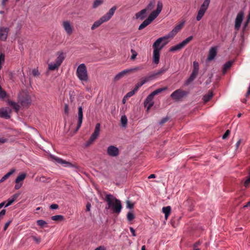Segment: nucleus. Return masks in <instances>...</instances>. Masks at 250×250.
<instances>
[{
    "instance_id": "nucleus-45",
    "label": "nucleus",
    "mask_w": 250,
    "mask_h": 250,
    "mask_svg": "<svg viewBox=\"0 0 250 250\" xmlns=\"http://www.w3.org/2000/svg\"><path fill=\"white\" fill-rule=\"evenodd\" d=\"M5 61V55L3 53L0 54V70L2 68V64L4 63Z\"/></svg>"
},
{
    "instance_id": "nucleus-50",
    "label": "nucleus",
    "mask_w": 250,
    "mask_h": 250,
    "mask_svg": "<svg viewBox=\"0 0 250 250\" xmlns=\"http://www.w3.org/2000/svg\"><path fill=\"white\" fill-rule=\"evenodd\" d=\"M250 184V174L247 177V179L244 182V186L246 188L248 187L249 184Z\"/></svg>"
},
{
    "instance_id": "nucleus-10",
    "label": "nucleus",
    "mask_w": 250,
    "mask_h": 250,
    "mask_svg": "<svg viewBox=\"0 0 250 250\" xmlns=\"http://www.w3.org/2000/svg\"><path fill=\"white\" fill-rule=\"evenodd\" d=\"M184 26V23L181 22L176 25L174 28L169 32L167 35L165 36V39H168L169 38H172L174 37L178 32Z\"/></svg>"
},
{
    "instance_id": "nucleus-48",
    "label": "nucleus",
    "mask_w": 250,
    "mask_h": 250,
    "mask_svg": "<svg viewBox=\"0 0 250 250\" xmlns=\"http://www.w3.org/2000/svg\"><path fill=\"white\" fill-rule=\"evenodd\" d=\"M37 224L40 227H43L44 226L47 224V223L43 220H38L37 221Z\"/></svg>"
},
{
    "instance_id": "nucleus-34",
    "label": "nucleus",
    "mask_w": 250,
    "mask_h": 250,
    "mask_svg": "<svg viewBox=\"0 0 250 250\" xmlns=\"http://www.w3.org/2000/svg\"><path fill=\"white\" fill-rule=\"evenodd\" d=\"M26 173H20L15 180V183H19L20 181H22L26 177Z\"/></svg>"
},
{
    "instance_id": "nucleus-57",
    "label": "nucleus",
    "mask_w": 250,
    "mask_h": 250,
    "mask_svg": "<svg viewBox=\"0 0 250 250\" xmlns=\"http://www.w3.org/2000/svg\"><path fill=\"white\" fill-rule=\"evenodd\" d=\"M22 186V183H16V185H15L14 188L16 190L20 189L21 186Z\"/></svg>"
},
{
    "instance_id": "nucleus-59",
    "label": "nucleus",
    "mask_w": 250,
    "mask_h": 250,
    "mask_svg": "<svg viewBox=\"0 0 250 250\" xmlns=\"http://www.w3.org/2000/svg\"><path fill=\"white\" fill-rule=\"evenodd\" d=\"M22 27V25L21 23H19L17 27V34H21V30Z\"/></svg>"
},
{
    "instance_id": "nucleus-58",
    "label": "nucleus",
    "mask_w": 250,
    "mask_h": 250,
    "mask_svg": "<svg viewBox=\"0 0 250 250\" xmlns=\"http://www.w3.org/2000/svg\"><path fill=\"white\" fill-rule=\"evenodd\" d=\"M50 208L51 209H57L59 208V205L56 204H53L50 205Z\"/></svg>"
},
{
    "instance_id": "nucleus-44",
    "label": "nucleus",
    "mask_w": 250,
    "mask_h": 250,
    "mask_svg": "<svg viewBox=\"0 0 250 250\" xmlns=\"http://www.w3.org/2000/svg\"><path fill=\"white\" fill-rule=\"evenodd\" d=\"M167 89V87H163V88H158L157 89H156L155 90H154V91L152 92L153 93V94L154 95H156L158 94H159V93L163 91H165Z\"/></svg>"
},
{
    "instance_id": "nucleus-61",
    "label": "nucleus",
    "mask_w": 250,
    "mask_h": 250,
    "mask_svg": "<svg viewBox=\"0 0 250 250\" xmlns=\"http://www.w3.org/2000/svg\"><path fill=\"white\" fill-rule=\"evenodd\" d=\"M129 229H130V232L132 233V236H136V234L135 229L132 227H130Z\"/></svg>"
},
{
    "instance_id": "nucleus-3",
    "label": "nucleus",
    "mask_w": 250,
    "mask_h": 250,
    "mask_svg": "<svg viewBox=\"0 0 250 250\" xmlns=\"http://www.w3.org/2000/svg\"><path fill=\"white\" fill-rule=\"evenodd\" d=\"M76 75L82 82H87L89 80L86 67L84 63L80 64L76 71Z\"/></svg>"
},
{
    "instance_id": "nucleus-31",
    "label": "nucleus",
    "mask_w": 250,
    "mask_h": 250,
    "mask_svg": "<svg viewBox=\"0 0 250 250\" xmlns=\"http://www.w3.org/2000/svg\"><path fill=\"white\" fill-rule=\"evenodd\" d=\"M151 22L147 19H146L139 26L138 30H141L150 24Z\"/></svg>"
},
{
    "instance_id": "nucleus-63",
    "label": "nucleus",
    "mask_w": 250,
    "mask_h": 250,
    "mask_svg": "<svg viewBox=\"0 0 250 250\" xmlns=\"http://www.w3.org/2000/svg\"><path fill=\"white\" fill-rule=\"evenodd\" d=\"M9 0H2L1 5L3 7H5L6 3L8 2Z\"/></svg>"
},
{
    "instance_id": "nucleus-25",
    "label": "nucleus",
    "mask_w": 250,
    "mask_h": 250,
    "mask_svg": "<svg viewBox=\"0 0 250 250\" xmlns=\"http://www.w3.org/2000/svg\"><path fill=\"white\" fill-rule=\"evenodd\" d=\"M233 61H229L224 64L222 69V73L223 75L225 74L227 70L230 68L233 64Z\"/></svg>"
},
{
    "instance_id": "nucleus-51",
    "label": "nucleus",
    "mask_w": 250,
    "mask_h": 250,
    "mask_svg": "<svg viewBox=\"0 0 250 250\" xmlns=\"http://www.w3.org/2000/svg\"><path fill=\"white\" fill-rule=\"evenodd\" d=\"M32 74L35 77L39 76L40 75V73L39 72L38 68H34L32 70Z\"/></svg>"
},
{
    "instance_id": "nucleus-13",
    "label": "nucleus",
    "mask_w": 250,
    "mask_h": 250,
    "mask_svg": "<svg viewBox=\"0 0 250 250\" xmlns=\"http://www.w3.org/2000/svg\"><path fill=\"white\" fill-rule=\"evenodd\" d=\"M12 110L9 107L1 108H0V117L5 119H9L11 118V113Z\"/></svg>"
},
{
    "instance_id": "nucleus-16",
    "label": "nucleus",
    "mask_w": 250,
    "mask_h": 250,
    "mask_svg": "<svg viewBox=\"0 0 250 250\" xmlns=\"http://www.w3.org/2000/svg\"><path fill=\"white\" fill-rule=\"evenodd\" d=\"M141 69V68L139 67H136L134 68L131 69H125L120 72H119L118 74H117L114 77L115 80H118L120 79H121L122 77H123L125 74L131 72L135 70H138Z\"/></svg>"
},
{
    "instance_id": "nucleus-36",
    "label": "nucleus",
    "mask_w": 250,
    "mask_h": 250,
    "mask_svg": "<svg viewBox=\"0 0 250 250\" xmlns=\"http://www.w3.org/2000/svg\"><path fill=\"white\" fill-rule=\"evenodd\" d=\"M155 2V0H151L145 9H146V11L151 10L154 8Z\"/></svg>"
},
{
    "instance_id": "nucleus-56",
    "label": "nucleus",
    "mask_w": 250,
    "mask_h": 250,
    "mask_svg": "<svg viewBox=\"0 0 250 250\" xmlns=\"http://www.w3.org/2000/svg\"><path fill=\"white\" fill-rule=\"evenodd\" d=\"M126 207L129 209H132L134 207V204L131 203L130 201H127L126 203Z\"/></svg>"
},
{
    "instance_id": "nucleus-18",
    "label": "nucleus",
    "mask_w": 250,
    "mask_h": 250,
    "mask_svg": "<svg viewBox=\"0 0 250 250\" xmlns=\"http://www.w3.org/2000/svg\"><path fill=\"white\" fill-rule=\"evenodd\" d=\"M217 48L216 46H213L210 48L208 52V55L207 58V60L208 61H212L214 59L217 55Z\"/></svg>"
},
{
    "instance_id": "nucleus-2",
    "label": "nucleus",
    "mask_w": 250,
    "mask_h": 250,
    "mask_svg": "<svg viewBox=\"0 0 250 250\" xmlns=\"http://www.w3.org/2000/svg\"><path fill=\"white\" fill-rule=\"evenodd\" d=\"M168 68L165 67H163L161 68L160 70H159L156 72H154L152 74H150L147 77H146L143 79H142L141 81L137 83L134 89L137 91L139 87L142 86L144 84H145L146 83L156 78L157 76L161 75L162 74H164L165 72H166Z\"/></svg>"
},
{
    "instance_id": "nucleus-19",
    "label": "nucleus",
    "mask_w": 250,
    "mask_h": 250,
    "mask_svg": "<svg viewBox=\"0 0 250 250\" xmlns=\"http://www.w3.org/2000/svg\"><path fill=\"white\" fill-rule=\"evenodd\" d=\"M62 25L67 34L70 35L73 32V28L70 22L69 21H64Z\"/></svg>"
},
{
    "instance_id": "nucleus-8",
    "label": "nucleus",
    "mask_w": 250,
    "mask_h": 250,
    "mask_svg": "<svg viewBox=\"0 0 250 250\" xmlns=\"http://www.w3.org/2000/svg\"><path fill=\"white\" fill-rule=\"evenodd\" d=\"M187 94V92L184 91L181 89H178L171 93L170 97L175 101H179Z\"/></svg>"
},
{
    "instance_id": "nucleus-27",
    "label": "nucleus",
    "mask_w": 250,
    "mask_h": 250,
    "mask_svg": "<svg viewBox=\"0 0 250 250\" xmlns=\"http://www.w3.org/2000/svg\"><path fill=\"white\" fill-rule=\"evenodd\" d=\"M165 40H166L165 37L158 38L153 44L154 49H159L160 47L161 43Z\"/></svg>"
},
{
    "instance_id": "nucleus-28",
    "label": "nucleus",
    "mask_w": 250,
    "mask_h": 250,
    "mask_svg": "<svg viewBox=\"0 0 250 250\" xmlns=\"http://www.w3.org/2000/svg\"><path fill=\"white\" fill-rule=\"evenodd\" d=\"M212 96V91L211 90H209L206 94L203 96L202 99L205 103H207L210 100Z\"/></svg>"
},
{
    "instance_id": "nucleus-14",
    "label": "nucleus",
    "mask_w": 250,
    "mask_h": 250,
    "mask_svg": "<svg viewBox=\"0 0 250 250\" xmlns=\"http://www.w3.org/2000/svg\"><path fill=\"white\" fill-rule=\"evenodd\" d=\"M107 153L110 156L116 157L119 154V150L118 147L114 146H110L107 147Z\"/></svg>"
},
{
    "instance_id": "nucleus-6",
    "label": "nucleus",
    "mask_w": 250,
    "mask_h": 250,
    "mask_svg": "<svg viewBox=\"0 0 250 250\" xmlns=\"http://www.w3.org/2000/svg\"><path fill=\"white\" fill-rule=\"evenodd\" d=\"M100 127L101 124L100 123L96 124L94 132L85 144L86 147L89 146L98 138L100 134Z\"/></svg>"
},
{
    "instance_id": "nucleus-38",
    "label": "nucleus",
    "mask_w": 250,
    "mask_h": 250,
    "mask_svg": "<svg viewBox=\"0 0 250 250\" xmlns=\"http://www.w3.org/2000/svg\"><path fill=\"white\" fill-rule=\"evenodd\" d=\"M163 9V3L161 1H159L157 2V8L154 11L159 14Z\"/></svg>"
},
{
    "instance_id": "nucleus-41",
    "label": "nucleus",
    "mask_w": 250,
    "mask_h": 250,
    "mask_svg": "<svg viewBox=\"0 0 250 250\" xmlns=\"http://www.w3.org/2000/svg\"><path fill=\"white\" fill-rule=\"evenodd\" d=\"M103 0H95L92 5V8H97V7L103 4Z\"/></svg>"
},
{
    "instance_id": "nucleus-62",
    "label": "nucleus",
    "mask_w": 250,
    "mask_h": 250,
    "mask_svg": "<svg viewBox=\"0 0 250 250\" xmlns=\"http://www.w3.org/2000/svg\"><path fill=\"white\" fill-rule=\"evenodd\" d=\"M250 19V11L249 12V13L248 19L247 21L244 23V28H246L247 27V26L248 25V24L249 23Z\"/></svg>"
},
{
    "instance_id": "nucleus-26",
    "label": "nucleus",
    "mask_w": 250,
    "mask_h": 250,
    "mask_svg": "<svg viewBox=\"0 0 250 250\" xmlns=\"http://www.w3.org/2000/svg\"><path fill=\"white\" fill-rule=\"evenodd\" d=\"M162 211L165 213V218L167 220L168 217L171 213V207L170 206L164 207L162 208Z\"/></svg>"
},
{
    "instance_id": "nucleus-1",
    "label": "nucleus",
    "mask_w": 250,
    "mask_h": 250,
    "mask_svg": "<svg viewBox=\"0 0 250 250\" xmlns=\"http://www.w3.org/2000/svg\"><path fill=\"white\" fill-rule=\"evenodd\" d=\"M105 201L107 203V206L105 207L106 209L112 208L113 213L119 214L122 209V205L121 201L113 195L109 194L105 196Z\"/></svg>"
},
{
    "instance_id": "nucleus-30",
    "label": "nucleus",
    "mask_w": 250,
    "mask_h": 250,
    "mask_svg": "<svg viewBox=\"0 0 250 250\" xmlns=\"http://www.w3.org/2000/svg\"><path fill=\"white\" fill-rule=\"evenodd\" d=\"M8 104L9 105L11 106L16 112H18L20 109V105L18 103L12 101L8 100Z\"/></svg>"
},
{
    "instance_id": "nucleus-40",
    "label": "nucleus",
    "mask_w": 250,
    "mask_h": 250,
    "mask_svg": "<svg viewBox=\"0 0 250 250\" xmlns=\"http://www.w3.org/2000/svg\"><path fill=\"white\" fill-rule=\"evenodd\" d=\"M154 96H155V95H153V93L152 92L147 97V98H146V99L144 102V104H145V106H146L147 104H148V103H149V102H151Z\"/></svg>"
},
{
    "instance_id": "nucleus-43",
    "label": "nucleus",
    "mask_w": 250,
    "mask_h": 250,
    "mask_svg": "<svg viewBox=\"0 0 250 250\" xmlns=\"http://www.w3.org/2000/svg\"><path fill=\"white\" fill-rule=\"evenodd\" d=\"M135 215L132 212H128L127 214V219L128 221H132L135 218Z\"/></svg>"
},
{
    "instance_id": "nucleus-52",
    "label": "nucleus",
    "mask_w": 250,
    "mask_h": 250,
    "mask_svg": "<svg viewBox=\"0 0 250 250\" xmlns=\"http://www.w3.org/2000/svg\"><path fill=\"white\" fill-rule=\"evenodd\" d=\"M169 120V118L168 117H166L163 118L159 122V125H162L165 123H166Z\"/></svg>"
},
{
    "instance_id": "nucleus-42",
    "label": "nucleus",
    "mask_w": 250,
    "mask_h": 250,
    "mask_svg": "<svg viewBox=\"0 0 250 250\" xmlns=\"http://www.w3.org/2000/svg\"><path fill=\"white\" fill-rule=\"evenodd\" d=\"M121 122L123 126H125L127 123V119L125 115L122 116Z\"/></svg>"
},
{
    "instance_id": "nucleus-20",
    "label": "nucleus",
    "mask_w": 250,
    "mask_h": 250,
    "mask_svg": "<svg viewBox=\"0 0 250 250\" xmlns=\"http://www.w3.org/2000/svg\"><path fill=\"white\" fill-rule=\"evenodd\" d=\"M117 9V6H114L112 7H111L108 12L105 15L103 16L104 18L108 21L110 18L112 17V16L114 15L116 10Z\"/></svg>"
},
{
    "instance_id": "nucleus-15",
    "label": "nucleus",
    "mask_w": 250,
    "mask_h": 250,
    "mask_svg": "<svg viewBox=\"0 0 250 250\" xmlns=\"http://www.w3.org/2000/svg\"><path fill=\"white\" fill-rule=\"evenodd\" d=\"M244 17V13L242 11L239 12L235 19L234 27L236 30H238L241 25L242 21Z\"/></svg>"
},
{
    "instance_id": "nucleus-17",
    "label": "nucleus",
    "mask_w": 250,
    "mask_h": 250,
    "mask_svg": "<svg viewBox=\"0 0 250 250\" xmlns=\"http://www.w3.org/2000/svg\"><path fill=\"white\" fill-rule=\"evenodd\" d=\"M78 121L77 126L76 128V131H78L79 130V129L80 128V127L82 125V122H83V108L81 106H79L78 107Z\"/></svg>"
},
{
    "instance_id": "nucleus-24",
    "label": "nucleus",
    "mask_w": 250,
    "mask_h": 250,
    "mask_svg": "<svg viewBox=\"0 0 250 250\" xmlns=\"http://www.w3.org/2000/svg\"><path fill=\"white\" fill-rule=\"evenodd\" d=\"M19 194H13L10 198H8L7 200V203L5 205V208H6L11 205H12L15 201L17 199Z\"/></svg>"
},
{
    "instance_id": "nucleus-7",
    "label": "nucleus",
    "mask_w": 250,
    "mask_h": 250,
    "mask_svg": "<svg viewBox=\"0 0 250 250\" xmlns=\"http://www.w3.org/2000/svg\"><path fill=\"white\" fill-rule=\"evenodd\" d=\"M31 98L28 94L20 96L18 97V103H20L23 107L28 108L31 104Z\"/></svg>"
},
{
    "instance_id": "nucleus-23",
    "label": "nucleus",
    "mask_w": 250,
    "mask_h": 250,
    "mask_svg": "<svg viewBox=\"0 0 250 250\" xmlns=\"http://www.w3.org/2000/svg\"><path fill=\"white\" fill-rule=\"evenodd\" d=\"M57 54L59 55L58 57L55 60V62L59 64V65H61L62 62L65 59V56L64 55V53L62 51H59L57 52Z\"/></svg>"
},
{
    "instance_id": "nucleus-4",
    "label": "nucleus",
    "mask_w": 250,
    "mask_h": 250,
    "mask_svg": "<svg viewBox=\"0 0 250 250\" xmlns=\"http://www.w3.org/2000/svg\"><path fill=\"white\" fill-rule=\"evenodd\" d=\"M199 70V63L197 61H194L193 62V69L192 72L185 82V85H188L192 82L197 76Z\"/></svg>"
},
{
    "instance_id": "nucleus-11",
    "label": "nucleus",
    "mask_w": 250,
    "mask_h": 250,
    "mask_svg": "<svg viewBox=\"0 0 250 250\" xmlns=\"http://www.w3.org/2000/svg\"><path fill=\"white\" fill-rule=\"evenodd\" d=\"M167 43V42L162 43L159 49H154L153 52V62L158 64L160 61V51Z\"/></svg>"
},
{
    "instance_id": "nucleus-32",
    "label": "nucleus",
    "mask_w": 250,
    "mask_h": 250,
    "mask_svg": "<svg viewBox=\"0 0 250 250\" xmlns=\"http://www.w3.org/2000/svg\"><path fill=\"white\" fill-rule=\"evenodd\" d=\"M159 15V14L156 12L154 10L148 16V18H147L151 22H152V21L155 19L157 16Z\"/></svg>"
},
{
    "instance_id": "nucleus-49",
    "label": "nucleus",
    "mask_w": 250,
    "mask_h": 250,
    "mask_svg": "<svg viewBox=\"0 0 250 250\" xmlns=\"http://www.w3.org/2000/svg\"><path fill=\"white\" fill-rule=\"evenodd\" d=\"M136 91L133 89L132 90L126 93V94L125 95V98H129L131 97L136 93Z\"/></svg>"
},
{
    "instance_id": "nucleus-29",
    "label": "nucleus",
    "mask_w": 250,
    "mask_h": 250,
    "mask_svg": "<svg viewBox=\"0 0 250 250\" xmlns=\"http://www.w3.org/2000/svg\"><path fill=\"white\" fill-rule=\"evenodd\" d=\"M15 168H12L10 171L4 175L0 180V183L4 182L7 179H8L14 172L15 171Z\"/></svg>"
},
{
    "instance_id": "nucleus-22",
    "label": "nucleus",
    "mask_w": 250,
    "mask_h": 250,
    "mask_svg": "<svg viewBox=\"0 0 250 250\" xmlns=\"http://www.w3.org/2000/svg\"><path fill=\"white\" fill-rule=\"evenodd\" d=\"M146 9H144L136 13L135 17L136 19H140L141 20H143L146 17Z\"/></svg>"
},
{
    "instance_id": "nucleus-12",
    "label": "nucleus",
    "mask_w": 250,
    "mask_h": 250,
    "mask_svg": "<svg viewBox=\"0 0 250 250\" xmlns=\"http://www.w3.org/2000/svg\"><path fill=\"white\" fill-rule=\"evenodd\" d=\"M10 28L8 27L0 26V40L5 42L8 38Z\"/></svg>"
},
{
    "instance_id": "nucleus-54",
    "label": "nucleus",
    "mask_w": 250,
    "mask_h": 250,
    "mask_svg": "<svg viewBox=\"0 0 250 250\" xmlns=\"http://www.w3.org/2000/svg\"><path fill=\"white\" fill-rule=\"evenodd\" d=\"M64 112L66 115L69 114V106L67 104H65L64 106Z\"/></svg>"
},
{
    "instance_id": "nucleus-21",
    "label": "nucleus",
    "mask_w": 250,
    "mask_h": 250,
    "mask_svg": "<svg viewBox=\"0 0 250 250\" xmlns=\"http://www.w3.org/2000/svg\"><path fill=\"white\" fill-rule=\"evenodd\" d=\"M107 21L104 18L103 16H102L99 20L95 21L93 25H92L91 29L92 30H94L95 28L98 27L100 26L103 23Z\"/></svg>"
},
{
    "instance_id": "nucleus-9",
    "label": "nucleus",
    "mask_w": 250,
    "mask_h": 250,
    "mask_svg": "<svg viewBox=\"0 0 250 250\" xmlns=\"http://www.w3.org/2000/svg\"><path fill=\"white\" fill-rule=\"evenodd\" d=\"M52 159L54 160L57 163L61 165H66L67 167L77 168L78 166L76 164H72L69 162L66 161L62 158L56 157L53 155H50Z\"/></svg>"
},
{
    "instance_id": "nucleus-55",
    "label": "nucleus",
    "mask_w": 250,
    "mask_h": 250,
    "mask_svg": "<svg viewBox=\"0 0 250 250\" xmlns=\"http://www.w3.org/2000/svg\"><path fill=\"white\" fill-rule=\"evenodd\" d=\"M12 219H11V220H9L7 222H6L5 224L4 228H3V230L4 231L6 230V229H7L8 226L12 223Z\"/></svg>"
},
{
    "instance_id": "nucleus-5",
    "label": "nucleus",
    "mask_w": 250,
    "mask_h": 250,
    "mask_svg": "<svg viewBox=\"0 0 250 250\" xmlns=\"http://www.w3.org/2000/svg\"><path fill=\"white\" fill-rule=\"evenodd\" d=\"M210 1V0H204L198 12L197 15L196 16V20L197 21H200L204 16L205 13L208 7Z\"/></svg>"
},
{
    "instance_id": "nucleus-53",
    "label": "nucleus",
    "mask_w": 250,
    "mask_h": 250,
    "mask_svg": "<svg viewBox=\"0 0 250 250\" xmlns=\"http://www.w3.org/2000/svg\"><path fill=\"white\" fill-rule=\"evenodd\" d=\"M230 131L229 129L227 130L224 135L222 136L223 139H227L229 136L230 135Z\"/></svg>"
},
{
    "instance_id": "nucleus-64",
    "label": "nucleus",
    "mask_w": 250,
    "mask_h": 250,
    "mask_svg": "<svg viewBox=\"0 0 250 250\" xmlns=\"http://www.w3.org/2000/svg\"><path fill=\"white\" fill-rule=\"evenodd\" d=\"M94 250H106V248L104 246H101L96 248Z\"/></svg>"
},
{
    "instance_id": "nucleus-60",
    "label": "nucleus",
    "mask_w": 250,
    "mask_h": 250,
    "mask_svg": "<svg viewBox=\"0 0 250 250\" xmlns=\"http://www.w3.org/2000/svg\"><path fill=\"white\" fill-rule=\"evenodd\" d=\"M6 214V209H3L0 212V220Z\"/></svg>"
},
{
    "instance_id": "nucleus-37",
    "label": "nucleus",
    "mask_w": 250,
    "mask_h": 250,
    "mask_svg": "<svg viewBox=\"0 0 250 250\" xmlns=\"http://www.w3.org/2000/svg\"><path fill=\"white\" fill-rule=\"evenodd\" d=\"M192 39H193V36H190L180 43H181V45H182V46L183 47H184V46L186 45H187L188 43Z\"/></svg>"
},
{
    "instance_id": "nucleus-46",
    "label": "nucleus",
    "mask_w": 250,
    "mask_h": 250,
    "mask_svg": "<svg viewBox=\"0 0 250 250\" xmlns=\"http://www.w3.org/2000/svg\"><path fill=\"white\" fill-rule=\"evenodd\" d=\"M6 92L5 90H3L1 85H0V98H4L6 96Z\"/></svg>"
},
{
    "instance_id": "nucleus-33",
    "label": "nucleus",
    "mask_w": 250,
    "mask_h": 250,
    "mask_svg": "<svg viewBox=\"0 0 250 250\" xmlns=\"http://www.w3.org/2000/svg\"><path fill=\"white\" fill-rule=\"evenodd\" d=\"M183 48V47L181 45V43H180L177 44H176L175 45L171 46L169 48V51L170 52L176 51L181 50Z\"/></svg>"
},
{
    "instance_id": "nucleus-35",
    "label": "nucleus",
    "mask_w": 250,
    "mask_h": 250,
    "mask_svg": "<svg viewBox=\"0 0 250 250\" xmlns=\"http://www.w3.org/2000/svg\"><path fill=\"white\" fill-rule=\"evenodd\" d=\"M60 66L56 62H51L48 65V69L52 71L55 70L57 69Z\"/></svg>"
},
{
    "instance_id": "nucleus-39",
    "label": "nucleus",
    "mask_w": 250,
    "mask_h": 250,
    "mask_svg": "<svg viewBox=\"0 0 250 250\" xmlns=\"http://www.w3.org/2000/svg\"><path fill=\"white\" fill-rule=\"evenodd\" d=\"M51 219L53 221H62L64 220V216L62 215H56L52 216Z\"/></svg>"
},
{
    "instance_id": "nucleus-47",
    "label": "nucleus",
    "mask_w": 250,
    "mask_h": 250,
    "mask_svg": "<svg viewBox=\"0 0 250 250\" xmlns=\"http://www.w3.org/2000/svg\"><path fill=\"white\" fill-rule=\"evenodd\" d=\"M131 53H132V55L130 57V59L132 60H134L136 59V57L137 56L138 53L135 50L133 49H131Z\"/></svg>"
}]
</instances>
